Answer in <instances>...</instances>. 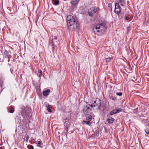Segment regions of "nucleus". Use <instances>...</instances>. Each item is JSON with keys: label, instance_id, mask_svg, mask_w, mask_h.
<instances>
[{"label": "nucleus", "instance_id": "1", "mask_svg": "<svg viewBox=\"0 0 149 149\" xmlns=\"http://www.w3.org/2000/svg\"><path fill=\"white\" fill-rule=\"evenodd\" d=\"M67 25L68 29L72 31L76 29L79 26L77 22L71 15L67 16Z\"/></svg>", "mask_w": 149, "mask_h": 149}, {"label": "nucleus", "instance_id": "2", "mask_svg": "<svg viewBox=\"0 0 149 149\" xmlns=\"http://www.w3.org/2000/svg\"><path fill=\"white\" fill-rule=\"evenodd\" d=\"M105 29L106 27L103 24H99L94 26L93 31L95 34L101 36L103 34Z\"/></svg>", "mask_w": 149, "mask_h": 149}, {"label": "nucleus", "instance_id": "3", "mask_svg": "<svg viewBox=\"0 0 149 149\" xmlns=\"http://www.w3.org/2000/svg\"><path fill=\"white\" fill-rule=\"evenodd\" d=\"M101 102L100 100L97 99L95 101L93 102L91 105V107H94L95 109H100L101 105Z\"/></svg>", "mask_w": 149, "mask_h": 149}, {"label": "nucleus", "instance_id": "4", "mask_svg": "<svg viewBox=\"0 0 149 149\" xmlns=\"http://www.w3.org/2000/svg\"><path fill=\"white\" fill-rule=\"evenodd\" d=\"M91 105L88 104L85 106L84 108L83 112L85 114H89L91 113L92 108Z\"/></svg>", "mask_w": 149, "mask_h": 149}, {"label": "nucleus", "instance_id": "5", "mask_svg": "<svg viewBox=\"0 0 149 149\" xmlns=\"http://www.w3.org/2000/svg\"><path fill=\"white\" fill-rule=\"evenodd\" d=\"M115 8L114 10V12L116 14L120 13L121 10V8L119 3H115Z\"/></svg>", "mask_w": 149, "mask_h": 149}, {"label": "nucleus", "instance_id": "6", "mask_svg": "<svg viewBox=\"0 0 149 149\" xmlns=\"http://www.w3.org/2000/svg\"><path fill=\"white\" fill-rule=\"evenodd\" d=\"M97 11L96 7H94L91 8L88 11V14L90 16L92 17L93 14L95 13Z\"/></svg>", "mask_w": 149, "mask_h": 149}, {"label": "nucleus", "instance_id": "7", "mask_svg": "<svg viewBox=\"0 0 149 149\" xmlns=\"http://www.w3.org/2000/svg\"><path fill=\"white\" fill-rule=\"evenodd\" d=\"M22 110L21 114L23 117H25L27 115L28 112H26V110L24 107H23L22 109Z\"/></svg>", "mask_w": 149, "mask_h": 149}, {"label": "nucleus", "instance_id": "8", "mask_svg": "<svg viewBox=\"0 0 149 149\" xmlns=\"http://www.w3.org/2000/svg\"><path fill=\"white\" fill-rule=\"evenodd\" d=\"M114 118L111 117H109L107 119V121L109 124H111L114 122Z\"/></svg>", "mask_w": 149, "mask_h": 149}, {"label": "nucleus", "instance_id": "9", "mask_svg": "<svg viewBox=\"0 0 149 149\" xmlns=\"http://www.w3.org/2000/svg\"><path fill=\"white\" fill-rule=\"evenodd\" d=\"M50 91V90L49 89H47L46 90L43 92V95L44 96H47L49 95V93Z\"/></svg>", "mask_w": 149, "mask_h": 149}, {"label": "nucleus", "instance_id": "10", "mask_svg": "<svg viewBox=\"0 0 149 149\" xmlns=\"http://www.w3.org/2000/svg\"><path fill=\"white\" fill-rule=\"evenodd\" d=\"M82 124L83 125H87L89 126H90L91 124V122L89 121L83 120Z\"/></svg>", "mask_w": 149, "mask_h": 149}, {"label": "nucleus", "instance_id": "11", "mask_svg": "<svg viewBox=\"0 0 149 149\" xmlns=\"http://www.w3.org/2000/svg\"><path fill=\"white\" fill-rule=\"evenodd\" d=\"M80 0H71L72 3L73 5L77 4L79 2Z\"/></svg>", "mask_w": 149, "mask_h": 149}, {"label": "nucleus", "instance_id": "12", "mask_svg": "<svg viewBox=\"0 0 149 149\" xmlns=\"http://www.w3.org/2000/svg\"><path fill=\"white\" fill-rule=\"evenodd\" d=\"M53 3L54 5H57L59 4V1L58 0H53Z\"/></svg>", "mask_w": 149, "mask_h": 149}, {"label": "nucleus", "instance_id": "13", "mask_svg": "<svg viewBox=\"0 0 149 149\" xmlns=\"http://www.w3.org/2000/svg\"><path fill=\"white\" fill-rule=\"evenodd\" d=\"M116 113V109H114L110 112V115H112L113 114H115Z\"/></svg>", "mask_w": 149, "mask_h": 149}, {"label": "nucleus", "instance_id": "14", "mask_svg": "<svg viewBox=\"0 0 149 149\" xmlns=\"http://www.w3.org/2000/svg\"><path fill=\"white\" fill-rule=\"evenodd\" d=\"M4 55L5 57L6 58H7L8 57V52L6 50L4 52Z\"/></svg>", "mask_w": 149, "mask_h": 149}, {"label": "nucleus", "instance_id": "15", "mask_svg": "<svg viewBox=\"0 0 149 149\" xmlns=\"http://www.w3.org/2000/svg\"><path fill=\"white\" fill-rule=\"evenodd\" d=\"M52 108V106L51 105H49L47 107V110L49 112H51L52 111L51 109Z\"/></svg>", "mask_w": 149, "mask_h": 149}, {"label": "nucleus", "instance_id": "16", "mask_svg": "<svg viewBox=\"0 0 149 149\" xmlns=\"http://www.w3.org/2000/svg\"><path fill=\"white\" fill-rule=\"evenodd\" d=\"M92 116L91 115H90L89 116L86 118V120H88V121H90L92 120Z\"/></svg>", "mask_w": 149, "mask_h": 149}, {"label": "nucleus", "instance_id": "17", "mask_svg": "<svg viewBox=\"0 0 149 149\" xmlns=\"http://www.w3.org/2000/svg\"><path fill=\"white\" fill-rule=\"evenodd\" d=\"M112 57H109L106 58V60L107 62H109L112 59Z\"/></svg>", "mask_w": 149, "mask_h": 149}, {"label": "nucleus", "instance_id": "18", "mask_svg": "<svg viewBox=\"0 0 149 149\" xmlns=\"http://www.w3.org/2000/svg\"><path fill=\"white\" fill-rule=\"evenodd\" d=\"M122 110V109L121 108H119L118 109H116V113H119Z\"/></svg>", "mask_w": 149, "mask_h": 149}, {"label": "nucleus", "instance_id": "19", "mask_svg": "<svg viewBox=\"0 0 149 149\" xmlns=\"http://www.w3.org/2000/svg\"><path fill=\"white\" fill-rule=\"evenodd\" d=\"M11 109L9 111V112L11 113H13L14 111V108H11Z\"/></svg>", "mask_w": 149, "mask_h": 149}, {"label": "nucleus", "instance_id": "20", "mask_svg": "<svg viewBox=\"0 0 149 149\" xmlns=\"http://www.w3.org/2000/svg\"><path fill=\"white\" fill-rule=\"evenodd\" d=\"M69 121V120L67 118H66L64 120V123H66V124H67L68 123L67 122H68Z\"/></svg>", "mask_w": 149, "mask_h": 149}, {"label": "nucleus", "instance_id": "21", "mask_svg": "<svg viewBox=\"0 0 149 149\" xmlns=\"http://www.w3.org/2000/svg\"><path fill=\"white\" fill-rule=\"evenodd\" d=\"M116 95H118V96H121L122 95V93L121 92H120V93H116Z\"/></svg>", "mask_w": 149, "mask_h": 149}, {"label": "nucleus", "instance_id": "22", "mask_svg": "<svg viewBox=\"0 0 149 149\" xmlns=\"http://www.w3.org/2000/svg\"><path fill=\"white\" fill-rule=\"evenodd\" d=\"M119 18H121L123 17V16L120 14V13L117 14Z\"/></svg>", "mask_w": 149, "mask_h": 149}, {"label": "nucleus", "instance_id": "23", "mask_svg": "<svg viewBox=\"0 0 149 149\" xmlns=\"http://www.w3.org/2000/svg\"><path fill=\"white\" fill-rule=\"evenodd\" d=\"M127 30L128 31H130L131 30V28L130 26H128L127 27Z\"/></svg>", "mask_w": 149, "mask_h": 149}, {"label": "nucleus", "instance_id": "24", "mask_svg": "<svg viewBox=\"0 0 149 149\" xmlns=\"http://www.w3.org/2000/svg\"><path fill=\"white\" fill-rule=\"evenodd\" d=\"M52 40H52L51 41V42H49L51 44V46H53L54 45V44Z\"/></svg>", "mask_w": 149, "mask_h": 149}, {"label": "nucleus", "instance_id": "25", "mask_svg": "<svg viewBox=\"0 0 149 149\" xmlns=\"http://www.w3.org/2000/svg\"><path fill=\"white\" fill-rule=\"evenodd\" d=\"M29 137L28 136H27L26 138V139L25 141H27L29 139Z\"/></svg>", "mask_w": 149, "mask_h": 149}, {"label": "nucleus", "instance_id": "26", "mask_svg": "<svg viewBox=\"0 0 149 149\" xmlns=\"http://www.w3.org/2000/svg\"><path fill=\"white\" fill-rule=\"evenodd\" d=\"M118 1H119L121 3H123V0H117Z\"/></svg>", "mask_w": 149, "mask_h": 149}, {"label": "nucleus", "instance_id": "27", "mask_svg": "<svg viewBox=\"0 0 149 149\" xmlns=\"http://www.w3.org/2000/svg\"><path fill=\"white\" fill-rule=\"evenodd\" d=\"M29 149H34L33 146L32 145H30V148H29Z\"/></svg>", "mask_w": 149, "mask_h": 149}, {"label": "nucleus", "instance_id": "28", "mask_svg": "<svg viewBox=\"0 0 149 149\" xmlns=\"http://www.w3.org/2000/svg\"><path fill=\"white\" fill-rule=\"evenodd\" d=\"M38 72L40 74H42V71L41 70H39L38 71Z\"/></svg>", "mask_w": 149, "mask_h": 149}, {"label": "nucleus", "instance_id": "29", "mask_svg": "<svg viewBox=\"0 0 149 149\" xmlns=\"http://www.w3.org/2000/svg\"><path fill=\"white\" fill-rule=\"evenodd\" d=\"M41 143V142L40 141H38V144H40Z\"/></svg>", "mask_w": 149, "mask_h": 149}, {"label": "nucleus", "instance_id": "30", "mask_svg": "<svg viewBox=\"0 0 149 149\" xmlns=\"http://www.w3.org/2000/svg\"><path fill=\"white\" fill-rule=\"evenodd\" d=\"M129 19V18L127 17H125V19L126 20H127Z\"/></svg>", "mask_w": 149, "mask_h": 149}, {"label": "nucleus", "instance_id": "31", "mask_svg": "<svg viewBox=\"0 0 149 149\" xmlns=\"http://www.w3.org/2000/svg\"><path fill=\"white\" fill-rule=\"evenodd\" d=\"M146 133L147 134H149V132L148 131H146Z\"/></svg>", "mask_w": 149, "mask_h": 149}, {"label": "nucleus", "instance_id": "32", "mask_svg": "<svg viewBox=\"0 0 149 149\" xmlns=\"http://www.w3.org/2000/svg\"><path fill=\"white\" fill-rule=\"evenodd\" d=\"M57 38V37H56V36H54V39L55 40H56Z\"/></svg>", "mask_w": 149, "mask_h": 149}, {"label": "nucleus", "instance_id": "33", "mask_svg": "<svg viewBox=\"0 0 149 149\" xmlns=\"http://www.w3.org/2000/svg\"><path fill=\"white\" fill-rule=\"evenodd\" d=\"M111 99L113 100H115L116 99V98H112Z\"/></svg>", "mask_w": 149, "mask_h": 149}, {"label": "nucleus", "instance_id": "34", "mask_svg": "<svg viewBox=\"0 0 149 149\" xmlns=\"http://www.w3.org/2000/svg\"><path fill=\"white\" fill-rule=\"evenodd\" d=\"M124 3V2H123V3H121V4H120V5H121L122 6H123Z\"/></svg>", "mask_w": 149, "mask_h": 149}, {"label": "nucleus", "instance_id": "35", "mask_svg": "<svg viewBox=\"0 0 149 149\" xmlns=\"http://www.w3.org/2000/svg\"><path fill=\"white\" fill-rule=\"evenodd\" d=\"M37 146H38L39 147H41V146L39 144H38L37 145Z\"/></svg>", "mask_w": 149, "mask_h": 149}, {"label": "nucleus", "instance_id": "36", "mask_svg": "<svg viewBox=\"0 0 149 149\" xmlns=\"http://www.w3.org/2000/svg\"><path fill=\"white\" fill-rule=\"evenodd\" d=\"M41 75H42V74H40L39 76V77H41Z\"/></svg>", "mask_w": 149, "mask_h": 149}, {"label": "nucleus", "instance_id": "37", "mask_svg": "<svg viewBox=\"0 0 149 149\" xmlns=\"http://www.w3.org/2000/svg\"><path fill=\"white\" fill-rule=\"evenodd\" d=\"M36 141H33V142H34V143H36Z\"/></svg>", "mask_w": 149, "mask_h": 149}, {"label": "nucleus", "instance_id": "38", "mask_svg": "<svg viewBox=\"0 0 149 149\" xmlns=\"http://www.w3.org/2000/svg\"><path fill=\"white\" fill-rule=\"evenodd\" d=\"M0 149H3L2 147H0Z\"/></svg>", "mask_w": 149, "mask_h": 149}]
</instances>
